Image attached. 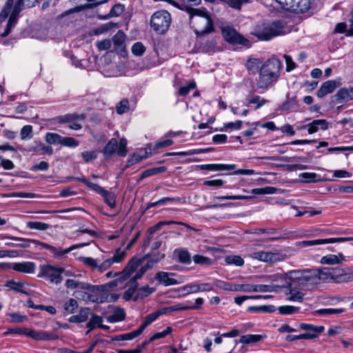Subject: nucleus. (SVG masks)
I'll return each mask as SVG.
<instances>
[{
    "label": "nucleus",
    "mask_w": 353,
    "mask_h": 353,
    "mask_svg": "<svg viewBox=\"0 0 353 353\" xmlns=\"http://www.w3.org/2000/svg\"><path fill=\"white\" fill-rule=\"evenodd\" d=\"M300 276L296 277L301 283L312 285L319 280L330 279L336 283H347L353 279V273L349 268H323L319 270H307L299 272Z\"/></svg>",
    "instance_id": "obj_1"
},
{
    "label": "nucleus",
    "mask_w": 353,
    "mask_h": 353,
    "mask_svg": "<svg viewBox=\"0 0 353 353\" xmlns=\"http://www.w3.org/2000/svg\"><path fill=\"white\" fill-rule=\"evenodd\" d=\"M7 0L0 13V36L5 37L9 34L12 28L17 22L19 14L25 8H32L38 3L39 0Z\"/></svg>",
    "instance_id": "obj_2"
},
{
    "label": "nucleus",
    "mask_w": 353,
    "mask_h": 353,
    "mask_svg": "<svg viewBox=\"0 0 353 353\" xmlns=\"http://www.w3.org/2000/svg\"><path fill=\"white\" fill-rule=\"evenodd\" d=\"M282 69L281 61L275 57L265 61L259 76L255 79V85L258 90L266 91L270 86L276 83Z\"/></svg>",
    "instance_id": "obj_3"
},
{
    "label": "nucleus",
    "mask_w": 353,
    "mask_h": 353,
    "mask_svg": "<svg viewBox=\"0 0 353 353\" xmlns=\"http://www.w3.org/2000/svg\"><path fill=\"white\" fill-rule=\"evenodd\" d=\"M181 10L190 14V23L197 36H202L214 31V26L210 17L198 9L183 5Z\"/></svg>",
    "instance_id": "obj_4"
},
{
    "label": "nucleus",
    "mask_w": 353,
    "mask_h": 353,
    "mask_svg": "<svg viewBox=\"0 0 353 353\" xmlns=\"http://www.w3.org/2000/svg\"><path fill=\"white\" fill-rule=\"evenodd\" d=\"M284 24L280 20L263 21L256 24L252 34L261 41H270L284 34Z\"/></svg>",
    "instance_id": "obj_5"
},
{
    "label": "nucleus",
    "mask_w": 353,
    "mask_h": 353,
    "mask_svg": "<svg viewBox=\"0 0 353 353\" xmlns=\"http://www.w3.org/2000/svg\"><path fill=\"white\" fill-rule=\"evenodd\" d=\"M171 15L164 10L155 12L150 18V26L159 34L165 33L171 24Z\"/></svg>",
    "instance_id": "obj_6"
},
{
    "label": "nucleus",
    "mask_w": 353,
    "mask_h": 353,
    "mask_svg": "<svg viewBox=\"0 0 353 353\" xmlns=\"http://www.w3.org/2000/svg\"><path fill=\"white\" fill-rule=\"evenodd\" d=\"M285 10L296 14L305 13L311 8L312 0H275Z\"/></svg>",
    "instance_id": "obj_7"
},
{
    "label": "nucleus",
    "mask_w": 353,
    "mask_h": 353,
    "mask_svg": "<svg viewBox=\"0 0 353 353\" xmlns=\"http://www.w3.org/2000/svg\"><path fill=\"white\" fill-rule=\"evenodd\" d=\"M39 278H43L52 283L59 284L62 281V276H60L59 267H54L51 265H41L39 266Z\"/></svg>",
    "instance_id": "obj_8"
},
{
    "label": "nucleus",
    "mask_w": 353,
    "mask_h": 353,
    "mask_svg": "<svg viewBox=\"0 0 353 353\" xmlns=\"http://www.w3.org/2000/svg\"><path fill=\"white\" fill-rule=\"evenodd\" d=\"M85 118V114L72 113L58 116L54 119L56 122L59 123H68V127L70 129L78 130L82 128L79 122L83 121Z\"/></svg>",
    "instance_id": "obj_9"
},
{
    "label": "nucleus",
    "mask_w": 353,
    "mask_h": 353,
    "mask_svg": "<svg viewBox=\"0 0 353 353\" xmlns=\"http://www.w3.org/2000/svg\"><path fill=\"white\" fill-rule=\"evenodd\" d=\"M222 34L225 40L231 44H239L243 46H249L250 45V41L233 28L229 26L223 28Z\"/></svg>",
    "instance_id": "obj_10"
},
{
    "label": "nucleus",
    "mask_w": 353,
    "mask_h": 353,
    "mask_svg": "<svg viewBox=\"0 0 353 353\" xmlns=\"http://www.w3.org/2000/svg\"><path fill=\"white\" fill-rule=\"evenodd\" d=\"M88 244L89 243H81V244L74 245L67 249L62 250L61 248L54 247V246L49 245L48 243H39L41 249H45V250H48L50 252V253L52 254V256L57 259H60L62 256H65V254H68L72 250H73L76 248L84 247L85 245H88Z\"/></svg>",
    "instance_id": "obj_11"
},
{
    "label": "nucleus",
    "mask_w": 353,
    "mask_h": 353,
    "mask_svg": "<svg viewBox=\"0 0 353 353\" xmlns=\"http://www.w3.org/2000/svg\"><path fill=\"white\" fill-rule=\"evenodd\" d=\"M214 285L210 283H192L181 288L185 294L197 293L199 292H210L214 290Z\"/></svg>",
    "instance_id": "obj_12"
},
{
    "label": "nucleus",
    "mask_w": 353,
    "mask_h": 353,
    "mask_svg": "<svg viewBox=\"0 0 353 353\" xmlns=\"http://www.w3.org/2000/svg\"><path fill=\"white\" fill-rule=\"evenodd\" d=\"M65 286L68 289H79L90 292H95L101 290V286L99 285H93L88 283L81 282L74 279L66 280Z\"/></svg>",
    "instance_id": "obj_13"
},
{
    "label": "nucleus",
    "mask_w": 353,
    "mask_h": 353,
    "mask_svg": "<svg viewBox=\"0 0 353 353\" xmlns=\"http://www.w3.org/2000/svg\"><path fill=\"white\" fill-rule=\"evenodd\" d=\"M252 257L263 262H269L272 263L281 261L283 259V255L279 253L263 251L254 252L252 254Z\"/></svg>",
    "instance_id": "obj_14"
},
{
    "label": "nucleus",
    "mask_w": 353,
    "mask_h": 353,
    "mask_svg": "<svg viewBox=\"0 0 353 353\" xmlns=\"http://www.w3.org/2000/svg\"><path fill=\"white\" fill-rule=\"evenodd\" d=\"M12 270L23 274H34L36 270V264L32 261H22L12 263Z\"/></svg>",
    "instance_id": "obj_15"
},
{
    "label": "nucleus",
    "mask_w": 353,
    "mask_h": 353,
    "mask_svg": "<svg viewBox=\"0 0 353 353\" xmlns=\"http://www.w3.org/2000/svg\"><path fill=\"white\" fill-rule=\"evenodd\" d=\"M340 85V82L335 80H328L324 82L319 90L316 95L319 98H323L327 94L332 93L334 90Z\"/></svg>",
    "instance_id": "obj_16"
},
{
    "label": "nucleus",
    "mask_w": 353,
    "mask_h": 353,
    "mask_svg": "<svg viewBox=\"0 0 353 353\" xmlns=\"http://www.w3.org/2000/svg\"><path fill=\"white\" fill-rule=\"evenodd\" d=\"M174 275V273L160 271L155 274L154 279L159 284L163 285L164 286L174 285L179 284L180 282L171 277Z\"/></svg>",
    "instance_id": "obj_17"
},
{
    "label": "nucleus",
    "mask_w": 353,
    "mask_h": 353,
    "mask_svg": "<svg viewBox=\"0 0 353 353\" xmlns=\"http://www.w3.org/2000/svg\"><path fill=\"white\" fill-rule=\"evenodd\" d=\"M26 336L31 337L34 340H54L58 338L57 335L43 331H35L28 329L26 331Z\"/></svg>",
    "instance_id": "obj_18"
},
{
    "label": "nucleus",
    "mask_w": 353,
    "mask_h": 353,
    "mask_svg": "<svg viewBox=\"0 0 353 353\" xmlns=\"http://www.w3.org/2000/svg\"><path fill=\"white\" fill-rule=\"evenodd\" d=\"M264 62L261 59L250 58L246 61L245 68L250 74H256L257 72H260Z\"/></svg>",
    "instance_id": "obj_19"
},
{
    "label": "nucleus",
    "mask_w": 353,
    "mask_h": 353,
    "mask_svg": "<svg viewBox=\"0 0 353 353\" xmlns=\"http://www.w3.org/2000/svg\"><path fill=\"white\" fill-rule=\"evenodd\" d=\"M26 285L27 283L24 282H17L14 280H9L6 281L5 286L16 292L29 296L31 294V292L30 290L26 288Z\"/></svg>",
    "instance_id": "obj_20"
},
{
    "label": "nucleus",
    "mask_w": 353,
    "mask_h": 353,
    "mask_svg": "<svg viewBox=\"0 0 353 353\" xmlns=\"http://www.w3.org/2000/svg\"><path fill=\"white\" fill-rule=\"evenodd\" d=\"M94 191L103 197L104 201L110 208H114L115 207L116 196L114 192L105 190L99 185H98Z\"/></svg>",
    "instance_id": "obj_21"
},
{
    "label": "nucleus",
    "mask_w": 353,
    "mask_h": 353,
    "mask_svg": "<svg viewBox=\"0 0 353 353\" xmlns=\"http://www.w3.org/2000/svg\"><path fill=\"white\" fill-rule=\"evenodd\" d=\"M337 101L340 102H347L353 100V87L340 88L335 94Z\"/></svg>",
    "instance_id": "obj_22"
},
{
    "label": "nucleus",
    "mask_w": 353,
    "mask_h": 353,
    "mask_svg": "<svg viewBox=\"0 0 353 353\" xmlns=\"http://www.w3.org/2000/svg\"><path fill=\"white\" fill-rule=\"evenodd\" d=\"M345 261V257L342 253H339L338 254H327L323 256L321 259V263L325 265H337L342 263Z\"/></svg>",
    "instance_id": "obj_23"
},
{
    "label": "nucleus",
    "mask_w": 353,
    "mask_h": 353,
    "mask_svg": "<svg viewBox=\"0 0 353 353\" xmlns=\"http://www.w3.org/2000/svg\"><path fill=\"white\" fill-rule=\"evenodd\" d=\"M328 128V122L325 119H316L307 125L309 134L316 132L319 130H325Z\"/></svg>",
    "instance_id": "obj_24"
},
{
    "label": "nucleus",
    "mask_w": 353,
    "mask_h": 353,
    "mask_svg": "<svg viewBox=\"0 0 353 353\" xmlns=\"http://www.w3.org/2000/svg\"><path fill=\"white\" fill-rule=\"evenodd\" d=\"M236 165L234 164H203L199 165L201 170H208L211 171H230L235 168Z\"/></svg>",
    "instance_id": "obj_25"
},
{
    "label": "nucleus",
    "mask_w": 353,
    "mask_h": 353,
    "mask_svg": "<svg viewBox=\"0 0 353 353\" xmlns=\"http://www.w3.org/2000/svg\"><path fill=\"white\" fill-rule=\"evenodd\" d=\"M267 338L265 334H245L241 336L239 343L245 345L256 343Z\"/></svg>",
    "instance_id": "obj_26"
},
{
    "label": "nucleus",
    "mask_w": 353,
    "mask_h": 353,
    "mask_svg": "<svg viewBox=\"0 0 353 353\" xmlns=\"http://www.w3.org/2000/svg\"><path fill=\"white\" fill-rule=\"evenodd\" d=\"M300 330L307 331L305 334L316 336L314 339L319 336V334L323 332L325 330L323 326H316L313 324L302 323L299 325Z\"/></svg>",
    "instance_id": "obj_27"
},
{
    "label": "nucleus",
    "mask_w": 353,
    "mask_h": 353,
    "mask_svg": "<svg viewBox=\"0 0 353 353\" xmlns=\"http://www.w3.org/2000/svg\"><path fill=\"white\" fill-rule=\"evenodd\" d=\"M117 140L114 138L111 139L102 150L104 158L106 159H110L117 151Z\"/></svg>",
    "instance_id": "obj_28"
},
{
    "label": "nucleus",
    "mask_w": 353,
    "mask_h": 353,
    "mask_svg": "<svg viewBox=\"0 0 353 353\" xmlns=\"http://www.w3.org/2000/svg\"><path fill=\"white\" fill-rule=\"evenodd\" d=\"M7 239H10L19 243H12V242H6L5 243L6 245L14 248H28L30 246L31 243H35L36 241H32L28 239H23L20 237L16 236H6Z\"/></svg>",
    "instance_id": "obj_29"
},
{
    "label": "nucleus",
    "mask_w": 353,
    "mask_h": 353,
    "mask_svg": "<svg viewBox=\"0 0 353 353\" xmlns=\"http://www.w3.org/2000/svg\"><path fill=\"white\" fill-rule=\"evenodd\" d=\"M213 148H201V149H193L190 150L188 151H184V152H170L168 153V156H190L193 154H203V153H208L212 151H214Z\"/></svg>",
    "instance_id": "obj_30"
},
{
    "label": "nucleus",
    "mask_w": 353,
    "mask_h": 353,
    "mask_svg": "<svg viewBox=\"0 0 353 353\" xmlns=\"http://www.w3.org/2000/svg\"><path fill=\"white\" fill-rule=\"evenodd\" d=\"M125 41V34L121 30L118 31L112 37L114 48L116 51L122 50Z\"/></svg>",
    "instance_id": "obj_31"
},
{
    "label": "nucleus",
    "mask_w": 353,
    "mask_h": 353,
    "mask_svg": "<svg viewBox=\"0 0 353 353\" xmlns=\"http://www.w3.org/2000/svg\"><path fill=\"white\" fill-rule=\"evenodd\" d=\"M90 315V309L88 307L81 308L77 315L71 316L69 318L70 323H83L85 322Z\"/></svg>",
    "instance_id": "obj_32"
},
{
    "label": "nucleus",
    "mask_w": 353,
    "mask_h": 353,
    "mask_svg": "<svg viewBox=\"0 0 353 353\" xmlns=\"http://www.w3.org/2000/svg\"><path fill=\"white\" fill-rule=\"evenodd\" d=\"M269 101L264 98L261 97L259 95H254L252 97L248 99V107H251V105H254V110H256L261 108L265 103H268Z\"/></svg>",
    "instance_id": "obj_33"
},
{
    "label": "nucleus",
    "mask_w": 353,
    "mask_h": 353,
    "mask_svg": "<svg viewBox=\"0 0 353 353\" xmlns=\"http://www.w3.org/2000/svg\"><path fill=\"white\" fill-rule=\"evenodd\" d=\"M140 261L139 260H131L128 262L125 268L123 271L124 274V279L128 278L130 275L139 268L140 265Z\"/></svg>",
    "instance_id": "obj_34"
},
{
    "label": "nucleus",
    "mask_w": 353,
    "mask_h": 353,
    "mask_svg": "<svg viewBox=\"0 0 353 353\" xmlns=\"http://www.w3.org/2000/svg\"><path fill=\"white\" fill-rule=\"evenodd\" d=\"M323 244H326L325 239L298 241L296 246L299 248H305Z\"/></svg>",
    "instance_id": "obj_35"
},
{
    "label": "nucleus",
    "mask_w": 353,
    "mask_h": 353,
    "mask_svg": "<svg viewBox=\"0 0 353 353\" xmlns=\"http://www.w3.org/2000/svg\"><path fill=\"white\" fill-rule=\"evenodd\" d=\"M125 11V6L121 3H117L114 5L110 12L103 17V19H109L112 17H116L121 15L123 12Z\"/></svg>",
    "instance_id": "obj_36"
},
{
    "label": "nucleus",
    "mask_w": 353,
    "mask_h": 353,
    "mask_svg": "<svg viewBox=\"0 0 353 353\" xmlns=\"http://www.w3.org/2000/svg\"><path fill=\"white\" fill-rule=\"evenodd\" d=\"M63 137L56 132H47L45 136V141L50 145L57 143L61 145Z\"/></svg>",
    "instance_id": "obj_37"
},
{
    "label": "nucleus",
    "mask_w": 353,
    "mask_h": 353,
    "mask_svg": "<svg viewBox=\"0 0 353 353\" xmlns=\"http://www.w3.org/2000/svg\"><path fill=\"white\" fill-rule=\"evenodd\" d=\"M175 253H177L178 260L180 263L183 264L191 263V255L188 250L183 249L176 250Z\"/></svg>",
    "instance_id": "obj_38"
},
{
    "label": "nucleus",
    "mask_w": 353,
    "mask_h": 353,
    "mask_svg": "<svg viewBox=\"0 0 353 353\" xmlns=\"http://www.w3.org/2000/svg\"><path fill=\"white\" fill-rule=\"evenodd\" d=\"M345 312L344 308H323L315 311V314L321 316L339 314Z\"/></svg>",
    "instance_id": "obj_39"
},
{
    "label": "nucleus",
    "mask_w": 353,
    "mask_h": 353,
    "mask_svg": "<svg viewBox=\"0 0 353 353\" xmlns=\"http://www.w3.org/2000/svg\"><path fill=\"white\" fill-rule=\"evenodd\" d=\"M304 182L305 183H316L321 181L320 175L314 172H303L299 174Z\"/></svg>",
    "instance_id": "obj_40"
},
{
    "label": "nucleus",
    "mask_w": 353,
    "mask_h": 353,
    "mask_svg": "<svg viewBox=\"0 0 353 353\" xmlns=\"http://www.w3.org/2000/svg\"><path fill=\"white\" fill-rule=\"evenodd\" d=\"M89 292L83 290L78 289L74 292V294L77 299H81L84 301H90L92 302H97L98 299H94V296L88 293Z\"/></svg>",
    "instance_id": "obj_41"
},
{
    "label": "nucleus",
    "mask_w": 353,
    "mask_h": 353,
    "mask_svg": "<svg viewBox=\"0 0 353 353\" xmlns=\"http://www.w3.org/2000/svg\"><path fill=\"white\" fill-rule=\"evenodd\" d=\"M225 261L227 264L234 265L236 266H243L244 260L239 255H229L225 258Z\"/></svg>",
    "instance_id": "obj_42"
},
{
    "label": "nucleus",
    "mask_w": 353,
    "mask_h": 353,
    "mask_svg": "<svg viewBox=\"0 0 353 353\" xmlns=\"http://www.w3.org/2000/svg\"><path fill=\"white\" fill-rule=\"evenodd\" d=\"M192 260L195 264L201 265H210L213 263V260L209 257L200 254H195L192 256Z\"/></svg>",
    "instance_id": "obj_43"
},
{
    "label": "nucleus",
    "mask_w": 353,
    "mask_h": 353,
    "mask_svg": "<svg viewBox=\"0 0 353 353\" xmlns=\"http://www.w3.org/2000/svg\"><path fill=\"white\" fill-rule=\"evenodd\" d=\"M26 225L30 229L41 231L46 230L50 228L48 223L41 221H28L26 223Z\"/></svg>",
    "instance_id": "obj_44"
},
{
    "label": "nucleus",
    "mask_w": 353,
    "mask_h": 353,
    "mask_svg": "<svg viewBox=\"0 0 353 353\" xmlns=\"http://www.w3.org/2000/svg\"><path fill=\"white\" fill-rule=\"evenodd\" d=\"M78 307L77 301L70 298L64 303V311L68 314H72Z\"/></svg>",
    "instance_id": "obj_45"
},
{
    "label": "nucleus",
    "mask_w": 353,
    "mask_h": 353,
    "mask_svg": "<svg viewBox=\"0 0 353 353\" xmlns=\"http://www.w3.org/2000/svg\"><path fill=\"white\" fill-rule=\"evenodd\" d=\"M159 317L158 312L151 313L145 316V321L140 327L143 331L150 324L156 321Z\"/></svg>",
    "instance_id": "obj_46"
},
{
    "label": "nucleus",
    "mask_w": 353,
    "mask_h": 353,
    "mask_svg": "<svg viewBox=\"0 0 353 353\" xmlns=\"http://www.w3.org/2000/svg\"><path fill=\"white\" fill-rule=\"evenodd\" d=\"M79 145V141L71 137H63L61 145L75 148Z\"/></svg>",
    "instance_id": "obj_47"
},
{
    "label": "nucleus",
    "mask_w": 353,
    "mask_h": 353,
    "mask_svg": "<svg viewBox=\"0 0 353 353\" xmlns=\"http://www.w3.org/2000/svg\"><path fill=\"white\" fill-rule=\"evenodd\" d=\"M154 292V288H149L148 286H143L138 290L135 300L137 299L145 298Z\"/></svg>",
    "instance_id": "obj_48"
},
{
    "label": "nucleus",
    "mask_w": 353,
    "mask_h": 353,
    "mask_svg": "<svg viewBox=\"0 0 353 353\" xmlns=\"http://www.w3.org/2000/svg\"><path fill=\"white\" fill-rule=\"evenodd\" d=\"M130 286L124 292L123 296V299L125 301H130L132 299V296L134 295V294L135 293V292L137 291V288H138V283L137 282L130 283Z\"/></svg>",
    "instance_id": "obj_49"
},
{
    "label": "nucleus",
    "mask_w": 353,
    "mask_h": 353,
    "mask_svg": "<svg viewBox=\"0 0 353 353\" xmlns=\"http://www.w3.org/2000/svg\"><path fill=\"white\" fill-rule=\"evenodd\" d=\"M315 336L314 334H301L299 335H287L285 339L286 341L291 342L299 339H314Z\"/></svg>",
    "instance_id": "obj_50"
},
{
    "label": "nucleus",
    "mask_w": 353,
    "mask_h": 353,
    "mask_svg": "<svg viewBox=\"0 0 353 353\" xmlns=\"http://www.w3.org/2000/svg\"><path fill=\"white\" fill-rule=\"evenodd\" d=\"M131 50L134 55L141 57L144 54L145 48L141 42H136L132 46Z\"/></svg>",
    "instance_id": "obj_51"
},
{
    "label": "nucleus",
    "mask_w": 353,
    "mask_h": 353,
    "mask_svg": "<svg viewBox=\"0 0 353 353\" xmlns=\"http://www.w3.org/2000/svg\"><path fill=\"white\" fill-rule=\"evenodd\" d=\"M278 310L280 314L288 315L292 314L298 312L299 310V307L292 305H283L279 307Z\"/></svg>",
    "instance_id": "obj_52"
},
{
    "label": "nucleus",
    "mask_w": 353,
    "mask_h": 353,
    "mask_svg": "<svg viewBox=\"0 0 353 353\" xmlns=\"http://www.w3.org/2000/svg\"><path fill=\"white\" fill-rule=\"evenodd\" d=\"M273 306L272 305H262V306H250L248 307V311L250 312H273Z\"/></svg>",
    "instance_id": "obj_53"
},
{
    "label": "nucleus",
    "mask_w": 353,
    "mask_h": 353,
    "mask_svg": "<svg viewBox=\"0 0 353 353\" xmlns=\"http://www.w3.org/2000/svg\"><path fill=\"white\" fill-rule=\"evenodd\" d=\"M147 158V152L140 151V152L134 153L129 159V163L130 164H134L141 161L143 159Z\"/></svg>",
    "instance_id": "obj_54"
},
{
    "label": "nucleus",
    "mask_w": 353,
    "mask_h": 353,
    "mask_svg": "<svg viewBox=\"0 0 353 353\" xmlns=\"http://www.w3.org/2000/svg\"><path fill=\"white\" fill-rule=\"evenodd\" d=\"M297 105L295 97L288 99V100L282 104L281 109L284 111H290Z\"/></svg>",
    "instance_id": "obj_55"
},
{
    "label": "nucleus",
    "mask_w": 353,
    "mask_h": 353,
    "mask_svg": "<svg viewBox=\"0 0 353 353\" xmlns=\"http://www.w3.org/2000/svg\"><path fill=\"white\" fill-rule=\"evenodd\" d=\"M125 256H126L125 250H121L120 249H118L116 250L113 256L111 257L110 259L113 263H118L121 262L125 259Z\"/></svg>",
    "instance_id": "obj_56"
},
{
    "label": "nucleus",
    "mask_w": 353,
    "mask_h": 353,
    "mask_svg": "<svg viewBox=\"0 0 353 353\" xmlns=\"http://www.w3.org/2000/svg\"><path fill=\"white\" fill-rule=\"evenodd\" d=\"M81 157L83 161L88 163L97 158V152L96 150L84 151L81 153Z\"/></svg>",
    "instance_id": "obj_57"
},
{
    "label": "nucleus",
    "mask_w": 353,
    "mask_h": 353,
    "mask_svg": "<svg viewBox=\"0 0 353 353\" xmlns=\"http://www.w3.org/2000/svg\"><path fill=\"white\" fill-rule=\"evenodd\" d=\"M172 332V328L170 326L167 327L165 330L160 332H157L154 334L150 338V341H154L156 339H159L165 337L168 334H170Z\"/></svg>",
    "instance_id": "obj_58"
},
{
    "label": "nucleus",
    "mask_w": 353,
    "mask_h": 353,
    "mask_svg": "<svg viewBox=\"0 0 353 353\" xmlns=\"http://www.w3.org/2000/svg\"><path fill=\"white\" fill-rule=\"evenodd\" d=\"M129 109V102L127 99L121 100L116 107L117 112L119 114L126 112Z\"/></svg>",
    "instance_id": "obj_59"
},
{
    "label": "nucleus",
    "mask_w": 353,
    "mask_h": 353,
    "mask_svg": "<svg viewBox=\"0 0 353 353\" xmlns=\"http://www.w3.org/2000/svg\"><path fill=\"white\" fill-rule=\"evenodd\" d=\"M275 291L274 286L272 285L257 284L254 285V292H268Z\"/></svg>",
    "instance_id": "obj_60"
},
{
    "label": "nucleus",
    "mask_w": 353,
    "mask_h": 353,
    "mask_svg": "<svg viewBox=\"0 0 353 353\" xmlns=\"http://www.w3.org/2000/svg\"><path fill=\"white\" fill-rule=\"evenodd\" d=\"M32 125H24L21 130V139H30L32 137Z\"/></svg>",
    "instance_id": "obj_61"
},
{
    "label": "nucleus",
    "mask_w": 353,
    "mask_h": 353,
    "mask_svg": "<svg viewBox=\"0 0 353 353\" xmlns=\"http://www.w3.org/2000/svg\"><path fill=\"white\" fill-rule=\"evenodd\" d=\"M289 300L292 301L301 302L303 300V294L301 292L295 290H291L290 292Z\"/></svg>",
    "instance_id": "obj_62"
},
{
    "label": "nucleus",
    "mask_w": 353,
    "mask_h": 353,
    "mask_svg": "<svg viewBox=\"0 0 353 353\" xmlns=\"http://www.w3.org/2000/svg\"><path fill=\"white\" fill-rule=\"evenodd\" d=\"M127 141L125 139H121L119 141V144L117 150V154L120 157H124L127 153Z\"/></svg>",
    "instance_id": "obj_63"
},
{
    "label": "nucleus",
    "mask_w": 353,
    "mask_h": 353,
    "mask_svg": "<svg viewBox=\"0 0 353 353\" xmlns=\"http://www.w3.org/2000/svg\"><path fill=\"white\" fill-rule=\"evenodd\" d=\"M112 42L110 39H103L97 42V47L99 50H107L110 48Z\"/></svg>",
    "instance_id": "obj_64"
}]
</instances>
